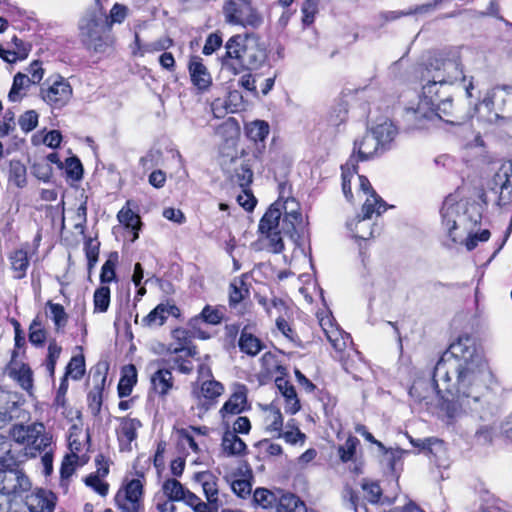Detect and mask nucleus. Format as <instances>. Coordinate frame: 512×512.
Segmentation results:
<instances>
[{
  "label": "nucleus",
  "mask_w": 512,
  "mask_h": 512,
  "mask_svg": "<svg viewBox=\"0 0 512 512\" xmlns=\"http://www.w3.org/2000/svg\"><path fill=\"white\" fill-rule=\"evenodd\" d=\"M490 376L474 338L462 335L442 354L432 375L413 382L409 395L426 406L443 400L451 418L465 413L486 420L493 412L487 384Z\"/></svg>",
  "instance_id": "nucleus-1"
},
{
  "label": "nucleus",
  "mask_w": 512,
  "mask_h": 512,
  "mask_svg": "<svg viewBox=\"0 0 512 512\" xmlns=\"http://www.w3.org/2000/svg\"><path fill=\"white\" fill-rule=\"evenodd\" d=\"M303 227L299 203L294 198L275 201L259 222L261 241L265 249L278 254L284 250L283 236L296 242L299 230Z\"/></svg>",
  "instance_id": "nucleus-2"
},
{
  "label": "nucleus",
  "mask_w": 512,
  "mask_h": 512,
  "mask_svg": "<svg viewBox=\"0 0 512 512\" xmlns=\"http://www.w3.org/2000/svg\"><path fill=\"white\" fill-rule=\"evenodd\" d=\"M422 96L452 93V87L465 80L461 64L456 58L436 57L417 68Z\"/></svg>",
  "instance_id": "nucleus-3"
},
{
  "label": "nucleus",
  "mask_w": 512,
  "mask_h": 512,
  "mask_svg": "<svg viewBox=\"0 0 512 512\" xmlns=\"http://www.w3.org/2000/svg\"><path fill=\"white\" fill-rule=\"evenodd\" d=\"M226 56L237 60L247 70L260 68L267 60V51L263 43L255 35H235L226 45Z\"/></svg>",
  "instance_id": "nucleus-4"
},
{
  "label": "nucleus",
  "mask_w": 512,
  "mask_h": 512,
  "mask_svg": "<svg viewBox=\"0 0 512 512\" xmlns=\"http://www.w3.org/2000/svg\"><path fill=\"white\" fill-rule=\"evenodd\" d=\"M442 225L447 229L448 236L456 242L454 230L458 224L471 223L476 225L482 219V208L478 203H468L465 206L457 203L451 196L447 197L441 208Z\"/></svg>",
  "instance_id": "nucleus-5"
},
{
  "label": "nucleus",
  "mask_w": 512,
  "mask_h": 512,
  "mask_svg": "<svg viewBox=\"0 0 512 512\" xmlns=\"http://www.w3.org/2000/svg\"><path fill=\"white\" fill-rule=\"evenodd\" d=\"M397 128L391 121L377 123L370 132H367L360 141L354 142V152H357L361 161L373 156L380 146L389 144L396 136Z\"/></svg>",
  "instance_id": "nucleus-6"
},
{
  "label": "nucleus",
  "mask_w": 512,
  "mask_h": 512,
  "mask_svg": "<svg viewBox=\"0 0 512 512\" xmlns=\"http://www.w3.org/2000/svg\"><path fill=\"white\" fill-rule=\"evenodd\" d=\"M387 210V204L376 193H372L370 198H366L362 206V215H357L354 219L347 222V228L353 233V236L360 240H367L374 235L372 216H380Z\"/></svg>",
  "instance_id": "nucleus-7"
},
{
  "label": "nucleus",
  "mask_w": 512,
  "mask_h": 512,
  "mask_svg": "<svg viewBox=\"0 0 512 512\" xmlns=\"http://www.w3.org/2000/svg\"><path fill=\"white\" fill-rule=\"evenodd\" d=\"M472 118L484 124L512 119V98H477Z\"/></svg>",
  "instance_id": "nucleus-8"
},
{
  "label": "nucleus",
  "mask_w": 512,
  "mask_h": 512,
  "mask_svg": "<svg viewBox=\"0 0 512 512\" xmlns=\"http://www.w3.org/2000/svg\"><path fill=\"white\" fill-rule=\"evenodd\" d=\"M403 118L408 129H423L435 123L437 118H442V115L435 112L433 98H416V102L404 109Z\"/></svg>",
  "instance_id": "nucleus-9"
},
{
  "label": "nucleus",
  "mask_w": 512,
  "mask_h": 512,
  "mask_svg": "<svg viewBox=\"0 0 512 512\" xmlns=\"http://www.w3.org/2000/svg\"><path fill=\"white\" fill-rule=\"evenodd\" d=\"M225 21L231 25L258 27L262 17L250 0H227L223 5Z\"/></svg>",
  "instance_id": "nucleus-10"
},
{
  "label": "nucleus",
  "mask_w": 512,
  "mask_h": 512,
  "mask_svg": "<svg viewBox=\"0 0 512 512\" xmlns=\"http://www.w3.org/2000/svg\"><path fill=\"white\" fill-rule=\"evenodd\" d=\"M32 487L31 481L23 470L4 467L0 469V492L16 500L24 497Z\"/></svg>",
  "instance_id": "nucleus-11"
},
{
  "label": "nucleus",
  "mask_w": 512,
  "mask_h": 512,
  "mask_svg": "<svg viewBox=\"0 0 512 512\" xmlns=\"http://www.w3.org/2000/svg\"><path fill=\"white\" fill-rule=\"evenodd\" d=\"M410 442L414 447H418L423 450L436 466L442 468H447L449 466L447 450L442 440L437 438H410Z\"/></svg>",
  "instance_id": "nucleus-12"
},
{
  "label": "nucleus",
  "mask_w": 512,
  "mask_h": 512,
  "mask_svg": "<svg viewBox=\"0 0 512 512\" xmlns=\"http://www.w3.org/2000/svg\"><path fill=\"white\" fill-rule=\"evenodd\" d=\"M193 480L202 487L206 500L217 511L221 505L218 478L211 471H201L194 474Z\"/></svg>",
  "instance_id": "nucleus-13"
},
{
  "label": "nucleus",
  "mask_w": 512,
  "mask_h": 512,
  "mask_svg": "<svg viewBox=\"0 0 512 512\" xmlns=\"http://www.w3.org/2000/svg\"><path fill=\"white\" fill-rule=\"evenodd\" d=\"M166 363H168V361L164 359L158 360L157 364L159 367L150 377L153 391L162 398L166 397L174 388V377L171 368L163 366Z\"/></svg>",
  "instance_id": "nucleus-14"
},
{
  "label": "nucleus",
  "mask_w": 512,
  "mask_h": 512,
  "mask_svg": "<svg viewBox=\"0 0 512 512\" xmlns=\"http://www.w3.org/2000/svg\"><path fill=\"white\" fill-rule=\"evenodd\" d=\"M190 80L200 92H206L212 84V76L199 56H192L188 63Z\"/></svg>",
  "instance_id": "nucleus-15"
},
{
  "label": "nucleus",
  "mask_w": 512,
  "mask_h": 512,
  "mask_svg": "<svg viewBox=\"0 0 512 512\" xmlns=\"http://www.w3.org/2000/svg\"><path fill=\"white\" fill-rule=\"evenodd\" d=\"M56 497L51 491L39 489L25 495V505L29 512H54Z\"/></svg>",
  "instance_id": "nucleus-16"
},
{
  "label": "nucleus",
  "mask_w": 512,
  "mask_h": 512,
  "mask_svg": "<svg viewBox=\"0 0 512 512\" xmlns=\"http://www.w3.org/2000/svg\"><path fill=\"white\" fill-rule=\"evenodd\" d=\"M224 392L222 383L216 380H207L202 382L198 390L193 391V395L199 400L200 404L205 408L209 407L220 397Z\"/></svg>",
  "instance_id": "nucleus-17"
},
{
  "label": "nucleus",
  "mask_w": 512,
  "mask_h": 512,
  "mask_svg": "<svg viewBox=\"0 0 512 512\" xmlns=\"http://www.w3.org/2000/svg\"><path fill=\"white\" fill-rule=\"evenodd\" d=\"M175 342L170 343L167 352L170 354L184 353L186 357H194L197 354V348L192 344L188 331L185 329H175L172 332Z\"/></svg>",
  "instance_id": "nucleus-18"
},
{
  "label": "nucleus",
  "mask_w": 512,
  "mask_h": 512,
  "mask_svg": "<svg viewBox=\"0 0 512 512\" xmlns=\"http://www.w3.org/2000/svg\"><path fill=\"white\" fill-rule=\"evenodd\" d=\"M141 426L138 419L128 417L120 419L117 435L122 450H131V443L137 438V430Z\"/></svg>",
  "instance_id": "nucleus-19"
},
{
  "label": "nucleus",
  "mask_w": 512,
  "mask_h": 512,
  "mask_svg": "<svg viewBox=\"0 0 512 512\" xmlns=\"http://www.w3.org/2000/svg\"><path fill=\"white\" fill-rule=\"evenodd\" d=\"M45 427L42 423H34L31 425H15L11 430V436L15 442L30 446L37 442L39 434L44 432Z\"/></svg>",
  "instance_id": "nucleus-20"
},
{
  "label": "nucleus",
  "mask_w": 512,
  "mask_h": 512,
  "mask_svg": "<svg viewBox=\"0 0 512 512\" xmlns=\"http://www.w3.org/2000/svg\"><path fill=\"white\" fill-rule=\"evenodd\" d=\"M215 118H223L228 113H237L245 109L244 98H214L210 104Z\"/></svg>",
  "instance_id": "nucleus-21"
},
{
  "label": "nucleus",
  "mask_w": 512,
  "mask_h": 512,
  "mask_svg": "<svg viewBox=\"0 0 512 512\" xmlns=\"http://www.w3.org/2000/svg\"><path fill=\"white\" fill-rule=\"evenodd\" d=\"M275 384L284 397L286 413L296 414L300 410L301 405L294 386L284 377L276 378Z\"/></svg>",
  "instance_id": "nucleus-22"
},
{
  "label": "nucleus",
  "mask_w": 512,
  "mask_h": 512,
  "mask_svg": "<svg viewBox=\"0 0 512 512\" xmlns=\"http://www.w3.org/2000/svg\"><path fill=\"white\" fill-rule=\"evenodd\" d=\"M179 312L175 305L160 303L147 316L142 319L144 326H162L169 315H177Z\"/></svg>",
  "instance_id": "nucleus-23"
},
{
  "label": "nucleus",
  "mask_w": 512,
  "mask_h": 512,
  "mask_svg": "<svg viewBox=\"0 0 512 512\" xmlns=\"http://www.w3.org/2000/svg\"><path fill=\"white\" fill-rule=\"evenodd\" d=\"M247 402L245 386H239L238 389L229 397L220 409L223 418L226 415H236L244 410V405Z\"/></svg>",
  "instance_id": "nucleus-24"
},
{
  "label": "nucleus",
  "mask_w": 512,
  "mask_h": 512,
  "mask_svg": "<svg viewBox=\"0 0 512 512\" xmlns=\"http://www.w3.org/2000/svg\"><path fill=\"white\" fill-rule=\"evenodd\" d=\"M221 447L228 456H242L246 454L247 445L231 430H226L222 437Z\"/></svg>",
  "instance_id": "nucleus-25"
},
{
  "label": "nucleus",
  "mask_w": 512,
  "mask_h": 512,
  "mask_svg": "<svg viewBox=\"0 0 512 512\" xmlns=\"http://www.w3.org/2000/svg\"><path fill=\"white\" fill-rule=\"evenodd\" d=\"M8 374L11 378L17 381L24 390H29L32 388V370L27 364L12 362L8 368Z\"/></svg>",
  "instance_id": "nucleus-26"
},
{
  "label": "nucleus",
  "mask_w": 512,
  "mask_h": 512,
  "mask_svg": "<svg viewBox=\"0 0 512 512\" xmlns=\"http://www.w3.org/2000/svg\"><path fill=\"white\" fill-rule=\"evenodd\" d=\"M79 29L81 41L85 44L88 41L91 42V39L98 37V35L103 32L104 27L95 16L88 15L81 19Z\"/></svg>",
  "instance_id": "nucleus-27"
},
{
  "label": "nucleus",
  "mask_w": 512,
  "mask_h": 512,
  "mask_svg": "<svg viewBox=\"0 0 512 512\" xmlns=\"http://www.w3.org/2000/svg\"><path fill=\"white\" fill-rule=\"evenodd\" d=\"M18 404L11 399L9 393H0V429L5 427L14 418L18 417Z\"/></svg>",
  "instance_id": "nucleus-28"
},
{
  "label": "nucleus",
  "mask_w": 512,
  "mask_h": 512,
  "mask_svg": "<svg viewBox=\"0 0 512 512\" xmlns=\"http://www.w3.org/2000/svg\"><path fill=\"white\" fill-rule=\"evenodd\" d=\"M93 380L96 382L94 388L88 394V406L93 415H97L100 412L102 405V390L106 377L100 372L93 375Z\"/></svg>",
  "instance_id": "nucleus-29"
},
{
  "label": "nucleus",
  "mask_w": 512,
  "mask_h": 512,
  "mask_svg": "<svg viewBox=\"0 0 512 512\" xmlns=\"http://www.w3.org/2000/svg\"><path fill=\"white\" fill-rule=\"evenodd\" d=\"M277 512H307L305 503L294 494H283L276 505Z\"/></svg>",
  "instance_id": "nucleus-30"
},
{
  "label": "nucleus",
  "mask_w": 512,
  "mask_h": 512,
  "mask_svg": "<svg viewBox=\"0 0 512 512\" xmlns=\"http://www.w3.org/2000/svg\"><path fill=\"white\" fill-rule=\"evenodd\" d=\"M234 162V172L230 175V179L232 183L237 184L242 189H247L249 185L252 183L253 172L250 169L249 165L241 162L237 164V161Z\"/></svg>",
  "instance_id": "nucleus-31"
},
{
  "label": "nucleus",
  "mask_w": 512,
  "mask_h": 512,
  "mask_svg": "<svg viewBox=\"0 0 512 512\" xmlns=\"http://www.w3.org/2000/svg\"><path fill=\"white\" fill-rule=\"evenodd\" d=\"M137 382V371L134 365L123 368V375L118 383V394L121 398L131 394L133 386Z\"/></svg>",
  "instance_id": "nucleus-32"
},
{
  "label": "nucleus",
  "mask_w": 512,
  "mask_h": 512,
  "mask_svg": "<svg viewBox=\"0 0 512 512\" xmlns=\"http://www.w3.org/2000/svg\"><path fill=\"white\" fill-rule=\"evenodd\" d=\"M49 94L69 95L72 94V87L68 80L60 75L50 76L43 84Z\"/></svg>",
  "instance_id": "nucleus-33"
},
{
  "label": "nucleus",
  "mask_w": 512,
  "mask_h": 512,
  "mask_svg": "<svg viewBox=\"0 0 512 512\" xmlns=\"http://www.w3.org/2000/svg\"><path fill=\"white\" fill-rule=\"evenodd\" d=\"M269 132V124L263 120H255L245 126L246 136L254 142H264Z\"/></svg>",
  "instance_id": "nucleus-34"
},
{
  "label": "nucleus",
  "mask_w": 512,
  "mask_h": 512,
  "mask_svg": "<svg viewBox=\"0 0 512 512\" xmlns=\"http://www.w3.org/2000/svg\"><path fill=\"white\" fill-rule=\"evenodd\" d=\"M239 348L243 353L255 356L263 349V344L257 337L243 330L239 339Z\"/></svg>",
  "instance_id": "nucleus-35"
},
{
  "label": "nucleus",
  "mask_w": 512,
  "mask_h": 512,
  "mask_svg": "<svg viewBox=\"0 0 512 512\" xmlns=\"http://www.w3.org/2000/svg\"><path fill=\"white\" fill-rule=\"evenodd\" d=\"M240 133V126L238 121L230 117L226 121H224L221 125H219L216 130L215 134L221 137L226 142L235 140Z\"/></svg>",
  "instance_id": "nucleus-36"
},
{
  "label": "nucleus",
  "mask_w": 512,
  "mask_h": 512,
  "mask_svg": "<svg viewBox=\"0 0 512 512\" xmlns=\"http://www.w3.org/2000/svg\"><path fill=\"white\" fill-rule=\"evenodd\" d=\"M46 306L49 308L50 317L54 322L56 331H62L68 322V315L65 312L64 307L61 304L53 303L52 301H48Z\"/></svg>",
  "instance_id": "nucleus-37"
},
{
  "label": "nucleus",
  "mask_w": 512,
  "mask_h": 512,
  "mask_svg": "<svg viewBox=\"0 0 512 512\" xmlns=\"http://www.w3.org/2000/svg\"><path fill=\"white\" fill-rule=\"evenodd\" d=\"M163 493L168 497V501H181L186 488L176 479L169 478L164 481L162 486Z\"/></svg>",
  "instance_id": "nucleus-38"
},
{
  "label": "nucleus",
  "mask_w": 512,
  "mask_h": 512,
  "mask_svg": "<svg viewBox=\"0 0 512 512\" xmlns=\"http://www.w3.org/2000/svg\"><path fill=\"white\" fill-rule=\"evenodd\" d=\"M10 260L12 269L17 273L15 278H23L29 266L27 252L24 250H17L10 256Z\"/></svg>",
  "instance_id": "nucleus-39"
},
{
  "label": "nucleus",
  "mask_w": 512,
  "mask_h": 512,
  "mask_svg": "<svg viewBox=\"0 0 512 512\" xmlns=\"http://www.w3.org/2000/svg\"><path fill=\"white\" fill-rule=\"evenodd\" d=\"M93 304L95 313H104L110 305V288L108 286H100L93 295Z\"/></svg>",
  "instance_id": "nucleus-40"
},
{
  "label": "nucleus",
  "mask_w": 512,
  "mask_h": 512,
  "mask_svg": "<svg viewBox=\"0 0 512 512\" xmlns=\"http://www.w3.org/2000/svg\"><path fill=\"white\" fill-rule=\"evenodd\" d=\"M249 293V290L241 278H235L230 283L229 302L231 305L240 303Z\"/></svg>",
  "instance_id": "nucleus-41"
},
{
  "label": "nucleus",
  "mask_w": 512,
  "mask_h": 512,
  "mask_svg": "<svg viewBox=\"0 0 512 512\" xmlns=\"http://www.w3.org/2000/svg\"><path fill=\"white\" fill-rule=\"evenodd\" d=\"M9 181L14 183L17 187H24L26 185V167L18 160H12L10 162Z\"/></svg>",
  "instance_id": "nucleus-42"
},
{
  "label": "nucleus",
  "mask_w": 512,
  "mask_h": 512,
  "mask_svg": "<svg viewBox=\"0 0 512 512\" xmlns=\"http://www.w3.org/2000/svg\"><path fill=\"white\" fill-rule=\"evenodd\" d=\"M117 218L119 222L123 225H125L127 228H131L134 233V239L138 237V229L141 224L140 217L135 214L131 209L129 208H122L117 215Z\"/></svg>",
  "instance_id": "nucleus-43"
},
{
  "label": "nucleus",
  "mask_w": 512,
  "mask_h": 512,
  "mask_svg": "<svg viewBox=\"0 0 512 512\" xmlns=\"http://www.w3.org/2000/svg\"><path fill=\"white\" fill-rule=\"evenodd\" d=\"M324 333L328 341L337 352L344 351L347 345V340L350 338L349 335H344L342 331L338 329H324Z\"/></svg>",
  "instance_id": "nucleus-44"
},
{
  "label": "nucleus",
  "mask_w": 512,
  "mask_h": 512,
  "mask_svg": "<svg viewBox=\"0 0 512 512\" xmlns=\"http://www.w3.org/2000/svg\"><path fill=\"white\" fill-rule=\"evenodd\" d=\"M85 373V360L82 355L73 356L67 365L66 374L70 375L74 380H79Z\"/></svg>",
  "instance_id": "nucleus-45"
},
{
  "label": "nucleus",
  "mask_w": 512,
  "mask_h": 512,
  "mask_svg": "<svg viewBox=\"0 0 512 512\" xmlns=\"http://www.w3.org/2000/svg\"><path fill=\"white\" fill-rule=\"evenodd\" d=\"M254 501L263 508L272 507L277 498L273 492L265 488H257L253 494Z\"/></svg>",
  "instance_id": "nucleus-46"
},
{
  "label": "nucleus",
  "mask_w": 512,
  "mask_h": 512,
  "mask_svg": "<svg viewBox=\"0 0 512 512\" xmlns=\"http://www.w3.org/2000/svg\"><path fill=\"white\" fill-rule=\"evenodd\" d=\"M267 421H269V423L266 426V430L268 432H276L278 434L277 437L280 438L283 426V417L280 410L277 408H271Z\"/></svg>",
  "instance_id": "nucleus-47"
},
{
  "label": "nucleus",
  "mask_w": 512,
  "mask_h": 512,
  "mask_svg": "<svg viewBox=\"0 0 512 512\" xmlns=\"http://www.w3.org/2000/svg\"><path fill=\"white\" fill-rule=\"evenodd\" d=\"M358 443L359 440L356 437L350 436L345 443L339 447V457L343 462H348L353 459Z\"/></svg>",
  "instance_id": "nucleus-48"
},
{
  "label": "nucleus",
  "mask_w": 512,
  "mask_h": 512,
  "mask_svg": "<svg viewBox=\"0 0 512 512\" xmlns=\"http://www.w3.org/2000/svg\"><path fill=\"white\" fill-rule=\"evenodd\" d=\"M434 99L437 100V102H435V112H440L442 115V118H437V121L442 120V121H445V122L451 123V124L456 123L457 121H455L453 119L446 118L447 116H449L451 114V109L453 107L452 99L451 98H434Z\"/></svg>",
  "instance_id": "nucleus-49"
},
{
  "label": "nucleus",
  "mask_w": 512,
  "mask_h": 512,
  "mask_svg": "<svg viewBox=\"0 0 512 512\" xmlns=\"http://www.w3.org/2000/svg\"><path fill=\"white\" fill-rule=\"evenodd\" d=\"M29 340L32 344L42 345L46 339V331L41 327L38 319H34L29 328Z\"/></svg>",
  "instance_id": "nucleus-50"
},
{
  "label": "nucleus",
  "mask_w": 512,
  "mask_h": 512,
  "mask_svg": "<svg viewBox=\"0 0 512 512\" xmlns=\"http://www.w3.org/2000/svg\"><path fill=\"white\" fill-rule=\"evenodd\" d=\"M143 494V485L140 480L132 479L125 488L124 500L141 501Z\"/></svg>",
  "instance_id": "nucleus-51"
},
{
  "label": "nucleus",
  "mask_w": 512,
  "mask_h": 512,
  "mask_svg": "<svg viewBox=\"0 0 512 512\" xmlns=\"http://www.w3.org/2000/svg\"><path fill=\"white\" fill-rule=\"evenodd\" d=\"M29 47L19 48L18 50H6L0 45V57L8 63H14L17 60L25 59L29 54Z\"/></svg>",
  "instance_id": "nucleus-52"
},
{
  "label": "nucleus",
  "mask_w": 512,
  "mask_h": 512,
  "mask_svg": "<svg viewBox=\"0 0 512 512\" xmlns=\"http://www.w3.org/2000/svg\"><path fill=\"white\" fill-rule=\"evenodd\" d=\"M66 174L74 181H78L82 178L83 166L77 157H70L66 159Z\"/></svg>",
  "instance_id": "nucleus-53"
},
{
  "label": "nucleus",
  "mask_w": 512,
  "mask_h": 512,
  "mask_svg": "<svg viewBox=\"0 0 512 512\" xmlns=\"http://www.w3.org/2000/svg\"><path fill=\"white\" fill-rule=\"evenodd\" d=\"M11 442L10 440L0 435V465L2 467H10V465L14 462V459L12 456H10L11 453Z\"/></svg>",
  "instance_id": "nucleus-54"
},
{
  "label": "nucleus",
  "mask_w": 512,
  "mask_h": 512,
  "mask_svg": "<svg viewBox=\"0 0 512 512\" xmlns=\"http://www.w3.org/2000/svg\"><path fill=\"white\" fill-rule=\"evenodd\" d=\"M19 126L24 132H30L38 124V114L34 110L26 111L19 118Z\"/></svg>",
  "instance_id": "nucleus-55"
},
{
  "label": "nucleus",
  "mask_w": 512,
  "mask_h": 512,
  "mask_svg": "<svg viewBox=\"0 0 512 512\" xmlns=\"http://www.w3.org/2000/svg\"><path fill=\"white\" fill-rule=\"evenodd\" d=\"M30 84L29 76L23 73H17L13 79V85L8 96H17L21 91L25 90Z\"/></svg>",
  "instance_id": "nucleus-56"
},
{
  "label": "nucleus",
  "mask_w": 512,
  "mask_h": 512,
  "mask_svg": "<svg viewBox=\"0 0 512 512\" xmlns=\"http://www.w3.org/2000/svg\"><path fill=\"white\" fill-rule=\"evenodd\" d=\"M85 484L101 496H105L108 493L109 485L106 482H103L101 478H99V475H88L85 478Z\"/></svg>",
  "instance_id": "nucleus-57"
},
{
  "label": "nucleus",
  "mask_w": 512,
  "mask_h": 512,
  "mask_svg": "<svg viewBox=\"0 0 512 512\" xmlns=\"http://www.w3.org/2000/svg\"><path fill=\"white\" fill-rule=\"evenodd\" d=\"M111 41L108 36H104L103 32L98 35V37H95L91 39V42L88 41L84 45L94 52H104L106 49L110 46Z\"/></svg>",
  "instance_id": "nucleus-58"
},
{
  "label": "nucleus",
  "mask_w": 512,
  "mask_h": 512,
  "mask_svg": "<svg viewBox=\"0 0 512 512\" xmlns=\"http://www.w3.org/2000/svg\"><path fill=\"white\" fill-rule=\"evenodd\" d=\"M233 492L240 498H246L251 494L252 485L247 479H236L231 483Z\"/></svg>",
  "instance_id": "nucleus-59"
},
{
  "label": "nucleus",
  "mask_w": 512,
  "mask_h": 512,
  "mask_svg": "<svg viewBox=\"0 0 512 512\" xmlns=\"http://www.w3.org/2000/svg\"><path fill=\"white\" fill-rule=\"evenodd\" d=\"M75 218L77 222L74 227L83 234L87 223V197H85V200L77 208Z\"/></svg>",
  "instance_id": "nucleus-60"
},
{
  "label": "nucleus",
  "mask_w": 512,
  "mask_h": 512,
  "mask_svg": "<svg viewBox=\"0 0 512 512\" xmlns=\"http://www.w3.org/2000/svg\"><path fill=\"white\" fill-rule=\"evenodd\" d=\"M200 317L208 324L216 325L219 324L222 320V313L215 308L207 305L203 308L200 313Z\"/></svg>",
  "instance_id": "nucleus-61"
},
{
  "label": "nucleus",
  "mask_w": 512,
  "mask_h": 512,
  "mask_svg": "<svg viewBox=\"0 0 512 512\" xmlns=\"http://www.w3.org/2000/svg\"><path fill=\"white\" fill-rule=\"evenodd\" d=\"M317 12V4L314 0H305L302 6L303 18L302 21L305 25H310L314 21Z\"/></svg>",
  "instance_id": "nucleus-62"
},
{
  "label": "nucleus",
  "mask_w": 512,
  "mask_h": 512,
  "mask_svg": "<svg viewBox=\"0 0 512 512\" xmlns=\"http://www.w3.org/2000/svg\"><path fill=\"white\" fill-rule=\"evenodd\" d=\"M362 488L365 492V495L369 502L371 503H377L380 500L382 490L378 483L371 482V483H364L362 485Z\"/></svg>",
  "instance_id": "nucleus-63"
},
{
  "label": "nucleus",
  "mask_w": 512,
  "mask_h": 512,
  "mask_svg": "<svg viewBox=\"0 0 512 512\" xmlns=\"http://www.w3.org/2000/svg\"><path fill=\"white\" fill-rule=\"evenodd\" d=\"M222 44V38L217 33L210 34L205 42V45L203 47V54L205 55H211L213 52H215Z\"/></svg>",
  "instance_id": "nucleus-64"
}]
</instances>
